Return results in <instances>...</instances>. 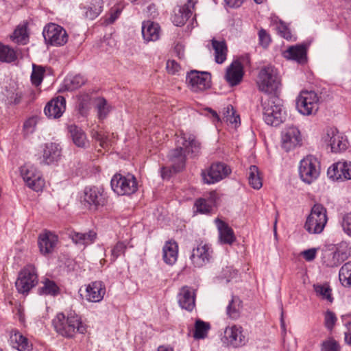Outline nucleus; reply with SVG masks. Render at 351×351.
Instances as JSON below:
<instances>
[{
    "label": "nucleus",
    "instance_id": "1",
    "mask_svg": "<svg viewBox=\"0 0 351 351\" xmlns=\"http://www.w3.org/2000/svg\"><path fill=\"white\" fill-rule=\"evenodd\" d=\"M263 119L271 126L277 127L284 122L286 114L278 89H260Z\"/></svg>",
    "mask_w": 351,
    "mask_h": 351
},
{
    "label": "nucleus",
    "instance_id": "2",
    "mask_svg": "<svg viewBox=\"0 0 351 351\" xmlns=\"http://www.w3.org/2000/svg\"><path fill=\"white\" fill-rule=\"evenodd\" d=\"M176 147L169 151L167 157L171 162L174 172L182 171L185 167L186 155L191 154L194 156L200 152V143L193 134H182L176 140Z\"/></svg>",
    "mask_w": 351,
    "mask_h": 351
},
{
    "label": "nucleus",
    "instance_id": "3",
    "mask_svg": "<svg viewBox=\"0 0 351 351\" xmlns=\"http://www.w3.org/2000/svg\"><path fill=\"white\" fill-rule=\"evenodd\" d=\"M56 331L62 337H73L76 333L84 334L86 327L81 321L80 317L74 312H71L66 317L63 313H59L53 320Z\"/></svg>",
    "mask_w": 351,
    "mask_h": 351
},
{
    "label": "nucleus",
    "instance_id": "4",
    "mask_svg": "<svg viewBox=\"0 0 351 351\" xmlns=\"http://www.w3.org/2000/svg\"><path fill=\"white\" fill-rule=\"evenodd\" d=\"M321 99L318 91L313 89H303L296 99V108L303 115L315 114L319 109Z\"/></svg>",
    "mask_w": 351,
    "mask_h": 351
},
{
    "label": "nucleus",
    "instance_id": "5",
    "mask_svg": "<svg viewBox=\"0 0 351 351\" xmlns=\"http://www.w3.org/2000/svg\"><path fill=\"white\" fill-rule=\"evenodd\" d=\"M326 213V209L323 205L314 204L304 224L305 230L310 234L321 233L328 221Z\"/></svg>",
    "mask_w": 351,
    "mask_h": 351
},
{
    "label": "nucleus",
    "instance_id": "6",
    "mask_svg": "<svg viewBox=\"0 0 351 351\" xmlns=\"http://www.w3.org/2000/svg\"><path fill=\"white\" fill-rule=\"evenodd\" d=\"M108 202L107 194L103 186H86L82 197L84 205L90 210H97Z\"/></svg>",
    "mask_w": 351,
    "mask_h": 351
},
{
    "label": "nucleus",
    "instance_id": "7",
    "mask_svg": "<svg viewBox=\"0 0 351 351\" xmlns=\"http://www.w3.org/2000/svg\"><path fill=\"white\" fill-rule=\"evenodd\" d=\"M112 189L119 195H130L138 189V183L135 176L131 173L123 176L116 173L110 181Z\"/></svg>",
    "mask_w": 351,
    "mask_h": 351
},
{
    "label": "nucleus",
    "instance_id": "8",
    "mask_svg": "<svg viewBox=\"0 0 351 351\" xmlns=\"http://www.w3.org/2000/svg\"><path fill=\"white\" fill-rule=\"evenodd\" d=\"M319 173V162L315 156L308 155L300 161L299 175L304 182L311 184L318 178Z\"/></svg>",
    "mask_w": 351,
    "mask_h": 351
},
{
    "label": "nucleus",
    "instance_id": "9",
    "mask_svg": "<svg viewBox=\"0 0 351 351\" xmlns=\"http://www.w3.org/2000/svg\"><path fill=\"white\" fill-rule=\"evenodd\" d=\"M45 42L53 46H63L69 38L66 31L60 25L55 23L47 25L43 32Z\"/></svg>",
    "mask_w": 351,
    "mask_h": 351
},
{
    "label": "nucleus",
    "instance_id": "10",
    "mask_svg": "<svg viewBox=\"0 0 351 351\" xmlns=\"http://www.w3.org/2000/svg\"><path fill=\"white\" fill-rule=\"evenodd\" d=\"M38 283L35 268L31 265L24 267L19 274L15 286L20 293H27Z\"/></svg>",
    "mask_w": 351,
    "mask_h": 351
},
{
    "label": "nucleus",
    "instance_id": "11",
    "mask_svg": "<svg viewBox=\"0 0 351 351\" xmlns=\"http://www.w3.org/2000/svg\"><path fill=\"white\" fill-rule=\"evenodd\" d=\"M213 258V250L210 244L201 241L193 247L190 260L194 267L201 268L209 263Z\"/></svg>",
    "mask_w": 351,
    "mask_h": 351
},
{
    "label": "nucleus",
    "instance_id": "12",
    "mask_svg": "<svg viewBox=\"0 0 351 351\" xmlns=\"http://www.w3.org/2000/svg\"><path fill=\"white\" fill-rule=\"evenodd\" d=\"M231 173L230 168L225 163H213L208 169L202 172V179L206 184H215L226 178Z\"/></svg>",
    "mask_w": 351,
    "mask_h": 351
},
{
    "label": "nucleus",
    "instance_id": "13",
    "mask_svg": "<svg viewBox=\"0 0 351 351\" xmlns=\"http://www.w3.org/2000/svg\"><path fill=\"white\" fill-rule=\"evenodd\" d=\"M21 175L26 184L35 191L43 189L45 182L40 171L33 166L25 165L21 167Z\"/></svg>",
    "mask_w": 351,
    "mask_h": 351
},
{
    "label": "nucleus",
    "instance_id": "14",
    "mask_svg": "<svg viewBox=\"0 0 351 351\" xmlns=\"http://www.w3.org/2000/svg\"><path fill=\"white\" fill-rule=\"evenodd\" d=\"M258 82L259 88H278L281 86L279 73L272 66H267L261 69Z\"/></svg>",
    "mask_w": 351,
    "mask_h": 351
},
{
    "label": "nucleus",
    "instance_id": "15",
    "mask_svg": "<svg viewBox=\"0 0 351 351\" xmlns=\"http://www.w3.org/2000/svg\"><path fill=\"white\" fill-rule=\"evenodd\" d=\"M183 5L179 6L174 11L172 21L176 26H183L191 16L197 0H184Z\"/></svg>",
    "mask_w": 351,
    "mask_h": 351
},
{
    "label": "nucleus",
    "instance_id": "16",
    "mask_svg": "<svg viewBox=\"0 0 351 351\" xmlns=\"http://www.w3.org/2000/svg\"><path fill=\"white\" fill-rule=\"evenodd\" d=\"M282 147L289 152L301 144L302 137L300 130L294 126L285 128L281 134Z\"/></svg>",
    "mask_w": 351,
    "mask_h": 351
},
{
    "label": "nucleus",
    "instance_id": "17",
    "mask_svg": "<svg viewBox=\"0 0 351 351\" xmlns=\"http://www.w3.org/2000/svg\"><path fill=\"white\" fill-rule=\"evenodd\" d=\"M307 49L308 46L306 44L292 45L282 51V55L287 60L304 64L307 62Z\"/></svg>",
    "mask_w": 351,
    "mask_h": 351
},
{
    "label": "nucleus",
    "instance_id": "18",
    "mask_svg": "<svg viewBox=\"0 0 351 351\" xmlns=\"http://www.w3.org/2000/svg\"><path fill=\"white\" fill-rule=\"evenodd\" d=\"M211 74L207 71L191 70L187 73L186 82L188 85L197 88H210L212 85Z\"/></svg>",
    "mask_w": 351,
    "mask_h": 351
},
{
    "label": "nucleus",
    "instance_id": "19",
    "mask_svg": "<svg viewBox=\"0 0 351 351\" xmlns=\"http://www.w3.org/2000/svg\"><path fill=\"white\" fill-rule=\"evenodd\" d=\"M324 140L330 145L332 152H339L347 148L346 141L339 133L337 128H330L327 129Z\"/></svg>",
    "mask_w": 351,
    "mask_h": 351
},
{
    "label": "nucleus",
    "instance_id": "20",
    "mask_svg": "<svg viewBox=\"0 0 351 351\" xmlns=\"http://www.w3.org/2000/svg\"><path fill=\"white\" fill-rule=\"evenodd\" d=\"M328 176L333 180L351 179V162H338L330 167L327 171Z\"/></svg>",
    "mask_w": 351,
    "mask_h": 351
},
{
    "label": "nucleus",
    "instance_id": "21",
    "mask_svg": "<svg viewBox=\"0 0 351 351\" xmlns=\"http://www.w3.org/2000/svg\"><path fill=\"white\" fill-rule=\"evenodd\" d=\"M66 109V100L62 96H58L46 105L44 112L49 119L60 118Z\"/></svg>",
    "mask_w": 351,
    "mask_h": 351
},
{
    "label": "nucleus",
    "instance_id": "22",
    "mask_svg": "<svg viewBox=\"0 0 351 351\" xmlns=\"http://www.w3.org/2000/svg\"><path fill=\"white\" fill-rule=\"evenodd\" d=\"M58 237L50 231H45L40 234L38 244L41 254L47 255L51 254L55 249Z\"/></svg>",
    "mask_w": 351,
    "mask_h": 351
},
{
    "label": "nucleus",
    "instance_id": "23",
    "mask_svg": "<svg viewBox=\"0 0 351 351\" xmlns=\"http://www.w3.org/2000/svg\"><path fill=\"white\" fill-rule=\"evenodd\" d=\"M178 300L180 306L188 311H192L195 306V294L188 286L182 287L178 293Z\"/></svg>",
    "mask_w": 351,
    "mask_h": 351
},
{
    "label": "nucleus",
    "instance_id": "24",
    "mask_svg": "<svg viewBox=\"0 0 351 351\" xmlns=\"http://www.w3.org/2000/svg\"><path fill=\"white\" fill-rule=\"evenodd\" d=\"M243 74V64L239 60H235L227 69L226 80L230 86H234L241 82Z\"/></svg>",
    "mask_w": 351,
    "mask_h": 351
},
{
    "label": "nucleus",
    "instance_id": "25",
    "mask_svg": "<svg viewBox=\"0 0 351 351\" xmlns=\"http://www.w3.org/2000/svg\"><path fill=\"white\" fill-rule=\"evenodd\" d=\"M85 298L88 302H99L106 293V287L102 282L95 281L90 283L86 288Z\"/></svg>",
    "mask_w": 351,
    "mask_h": 351
},
{
    "label": "nucleus",
    "instance_id": "26",
    "mask_svg": "<svg viewBox=\"0 0 351 351\" xmlns=\"http://www.w3.org/2000/svg\"><path fill=\"white\" fill-rule=\"evenodd\" d=\"M242 332L243 328L241 326L233 325L226 328L224 337L229 344L234 347H239L245 343V336Z\"/></svg>",
    "mask_w": 351,
    "mask_h": 351
},
{
    "label": "nucleus",
    "instance_id": "27",
    "mask_svg": "<svg viewBox=\"0 0 351 351\" xmlns=\"http://www.w3.org/2000/svg\"><path fill=\"white\" fill-rule=\"evenodd\" d=\"M62 149L59 144L56 143H47L43 149V165H51L58 162L61 157Z\"/></svg>",
    "mask_w": 351,
    "mask_h": 351
},
{
    "label": "nucleus",
    "instance_id": "28",
    "mask_svg": "<svg viewBox=\"0 0 351 351\" xmlns=\"http://www.w3.org/2000/svg\"><path fill=\"white\" fill-rule=\"evenodd\" d=\"M215 223L219 231V242L221 244L232 245L236 240L232 228L219 218L215 219Z\"/></svg>",
    "mask_w": 351,
    "mask_h": 351
},
{
    "label": "nucleus",
    "instance_id": "29",
    "mask_svg": "<svg viewBox=\"0 0 351 351\" xmlns=\"http://www.w3.org/2000/svg\"><path fill=\"white\" fill-rule=\"evenodd\" d=\"M67 129L73 143L78 147L86 148L88 140L84 131L74 124L68 125Z\"/></svg>",
    "mask_w": 351,
    "mask_h": 351
},
{
    "label": "nucleus",
    "instance_id": "30",
    "mask_svg": "<svg viewBox=\"0 0 351 351\" xmlns=\"http://www.w3.org/2000/svg\"><path fill=\"white\" fill-rule=\"evenodd\" d=\"M142 35L146 42L156 41L160 36V26L151 21H144L142 24Z\"/></svg>",
    "mask_w": 351,
    "mask_h": 351
},
{
    "label": "nucleus",
    "instance_id": "31",
    "mask_svg": "<svg viewBox=\"0 0 351 351\" xmlns=\"http://www.w3.org/2000/svg\"><path fill=\"white\" fill-rule=\"evenodd\" d=\"M162 252L164 261L168 265H173L178 258V243L176 241H167L163 246Z\"/></svg>",
    "mask_w": 351,
    "mask_h": 351
},
{
    "label": "nucleus",
    "instance_id": "32",
    "mask_svg": "<svg viewBox=\"0 0 351 351\" xmlns=\"http://www.w3.org/2000/svg\"><path fill=\"white\" fill-rule=\"evenodd\" d=\"M103 4L102 0H92L90 4L81 8L83 16L88 20L95 19L101 12Z\"/></svg>",
    "mask_w": 351,
    "mask_h": 351
},
{
    "label": "nucleus",
    "instance_id": "33",
    "mask_svg": "<svg viewBox=\"0 0 351 351\" xmlns=\"http://www.w3.org/2000/svg\"><path fill=\"white\" fill-rule=\"evenodd\" d=\"M97 234L94 231L82 233L71 232L69 233V238L77 245H87L94 242Z\"/></svg>",
    "mask_w": 351,
    "mask_h": 351
},
{
    "label": "nucleus",
    "instance_id": "34",
    "mask_svg": "<svg viewBox=\"0 0 351 351\" xmlns=\"http://www.w3.org/2000/svg\"><path fill=\"white\" fill-rule=\"evenodd\" d=\"M94 105L99 121L104 120L112 110L111 106L104 97L96 98L94 101Z\"/></svg>",
    "mask_w": 351,
    "mask_h": 351
},
{
    "label": "nucleus",
    "instance_id": "35",
    "mask_svg": "<svg viewBox=\"0 0 351 351\" xmlns=\"http://www.w3.org/2000/svg\"><path fill=\"white\" fill-rule=\"evenodd\" d=\"M242 301L237 296H232L226 308L227 315L232 319L240 317L242 308Z\"/></svg>",
    "mask_w": 351,
    "mask_h": 351
},
{
    "label": "nucleus",
    "instance_id": "36",
    "mask_svg": "<svg viewBox=\"0 0 351 351\" xmlns=\"http://www.w3.org/2000/svg\"><path fill=\"white\" fill-rule=\"evenodd\" d=\"M212 45L215 50V61L218 64L223 63L227 56V46L224 40L218 41L215 39L212 40Z\"/></svg>",
    "mask_w": 351,
    "mask_h": 351
},
{
    "label": "nucleus",
    "instance_id": "37",
    "mask_svg": "<svg viewBox=\"0 0 351 351\" xmlns=\"http://www.w3.org/2000/svg\"><path fill=\"white\" fill-rule=\"evenodd\" d=\"M41 283L43 286L40 287L38 289L40 295L56 296L60 293V288L53 280L45 278Z\"/></svg>",
    "mask_w": 351,
    "mask_h": 351
},
{
    "label": "nucleus",
    "instance_id": "38",
    "mask_svg": "<svg viewBox=\"0 0 351 351\" xmlns=\"http://www.w3.org/2000/svg\"><path fill=\"white\" fill-rule=\"evenodd\" d=\"M350 254L348 244L345 242L341 243L337 247L336 251L333 253L332 259L334 263L332 266H337L341 263L346 260Z\"/></svg>",
    "mask_w": 351,
    "mask_h": 351
},
{
    "label": "nucleus",
    "instance_id": "39",
    "mask_svg": "<svg viewBox=\"0 0 351 351\" xmlns=\"http://www.w3.org/2000/svg\"><path fill=\"white\" fill-rule=\"evenodd\" d=\"M313 289L316 293V295L320 297L322 299L326 300L330 303L333 302L332 289H330L328 284H315L313 285Z\"/></svg>",
    "mask_w": 351,
    "mask_h": 351
},
{
    "label": "nucleus",
    "instance_id": "40",
    "mask_svg": "<svg viewBox=\"0 0 351 351\" xmlns=\"http://www.w3.org/2000/svg\"><path fill=\"white\" fill-rule=\"evenodd\" d=\"M12 41L18 44H26L28 40L26 25H19L10 36Z\"/></svg>",
    "mask_w": 351,
    "mask_h": 351
},
{
    "label": "nucleus",
    "instance_id": "41",
    "mask_svg": "<svg viewBox=\"0 0 351 351\" xmlns=\"http://www.w3.org/2000/svg\"><path fill=\"white\" fill-rule=\"evenodd\" d=\"M248 180L250 185L254 189H259L263 186L260 172L256 165H251L249 168Z\"/></svg>",
    "mask_w": 351,
    "mask_h": 351
},
{
    "label": "nucleus",
    "instance_id": "42",
    "mask_svg": "<svg viewBox=\"0 0 351 351\" xmlns=\"http://www.w3.org/2000/svg\"><path fill=\"white\" fill-rule=\"evenodd\" d=\"M210 328V326L208 323L200 319L196 320L193 333L194 339H202L206 338Z\"/></svg>",
    "mask_w": 351,
    "mask_h": 351
},
{
    "label": "nucleus",
    "instance_id": "43",
    "mask_svg": "<svg viewBox=\"0 0 351 351\" xmlns=\"http://www.w3.org/2000/svg\"><path fill=\"white\" fill-rule=\"evenodd\" d=\"M86 80L81 75H69L64 80L63 88H81L86 84Z\"/></svg>",
    "mask_w": 351,
    "mask_h": 351
},
{
    "label": "nucleus",
    "instance_id": "44",
    "mask_svg": "<svg viewBox=\"0 0 351 351\" xmlns=\"http://www.w3.org/2000/svg\"><path fill=\"white\" fill-rule=\"evenodd\" d=\"M339 278L341 284L351 287V261L345 263L340 269Z\"/></svg>",
    "mask_w": 351,
    "mask_h": 351
},
{
    "label": "nucleus",
    "instance_id": "45",
    "mask_svg": "<svg viewBox=\"0 0 351 351\" xmlns=\"http://www.w3.org/2000/svg\"><path fill=\"white\" fill-rule=\"evenodd\" d=\"M17 58L16 51L7 45L0 43V61L12 62Z\"/></svg>",
    "mask_w": 351,
    "mask_h": 351
},
{
    "label": "nucleus",
    "instance_id": "46",
    "mask_svg": "<svg viewBox=\"0 0 351 351\" xmlns=\"http://www.w3.org/2000/svg\"><path fill=\"white\" fill-rule=\"evenodd\" d=\"M12 339L15 341L16 346L19 351H31L32 345L29 343L26 337L18 333L12 336Z\"/></svg>",
    "mask_w": 351,
    "mask_h": 351
},
{
    "label": "nucleus",
    "instance_id": "47",
    "mask_svg": "<svg viewBox=\"0 0 351 351\" xmlns=\"http://www.w3.org/2000/svg\"><path fill=\"white\" fill-rule=\"evenodd\" d=\"M127 245L125 242H117L111 250V254L110 258V263H114L121 255L124 254Z\"/></svg>",
    "mask_w": 351,
    "mask_h": 351
},
{
    "label": "nucleus",
    "instance_id": "48",
    "mask_svg": "<svg viewBox=\"0 0 351 351\" xmlns=\"http://www.w3.org/2000/svg\"><path fill=\"white\" fill-rule=\"evenodd\" d=\"M45 69L40 66L33 65L31 80L33 85L38 86L43 80Z\"/></svg>",
    "mask_w": 351,
    "mask_h": 351
},
{
    "label": "nucleus",
    "instance_id": "49",
    "mask_svg": "<svg viewBox=\"0 0 351 351\" xmlns=\"http://www.w3.org/2000/svg\"><path fill=\"white\" fill-rule=\"evenodd\" d=\"M5 98L3 100L7 104H16L19 103L21 95L14 92V89H5L3 93Z\"/></svg>",
    "mask_w": 351,
    "mask_h": 351
},
{
    "label": "nucleus",
    "instance_id": "50",
    "mask_svg": "<svg viewBox=\"0 0 351 351\" xmlns=\"http://www.w3.org/2000/svg\"><path fill=\"white\" fill-rule=\"evenodd\" d=\"M339 343L332 338H330L322 343L321 351H340Z\"/></svg>",
    "mask_w": 351,
    "mask_h": 351
},
{
    "label": "nucleus",
    "instance_id": "51",
    "mask_svg": "<svg viewBox=\"0 0 351 351\" xmlns=\"http://www.w3.org/2000/svg\"><path fill=\"white\" fill-rule=\"evenodd\" d=\"M224 117L226 121H228L231 123L237 124L239 121H240V117L239 115H235V111L232 105H229L225 109L223 112Z\"/></svg>",
    "mask_w": 351,
    "mask_h": 351
},
{
    "label": "nucleus",
    "instance_id": "52",
    "mask_svg": "<svg viewBox=\"0 0 351 351\" xmlns=\"http://www.w3.org/2000/svg\"><path fill=\"white\" fill-rule=\"evenodd\" d=\"M337 317L332 311L328 310L324 314V324L327 329L332 330L337 322Z\"/></svg>",
    "mask_w": 351,
    "mask_h": 351
},
{
    "label": "nucleus",
    "instance_id": "53",
    "mask_svg": "<svg viewBox=\"0 0 351 351\" xmlns=\"http://www.w3.org/2000/svg\"><path fill=\"white\" fill-rule=\"evenodd\" d=\"M121 10L119 8L114 10L112 9L110 12L102 19V23L105 25L113 23L119 18Z\"/></svg>",
    "mask_w": 351,
    "mask_h": 351
},
{
    "label": "nucleus",
    "instance_id": "54",
    "mask_svg": "<svg viewBox=\"0 0 351 351\" xmlns=\"http://www.w3.org/2000/svg\"><path fill=\"white\" fill-rule=\"evenodd\" d=\"M91 136L93 139L99 142V145L103 148L106 147L109 144L108 136L100 132L93 130L91 131Z\"/></svg>",
    "mask_w": 351,
    "mask_h": 351
},
{
    "label": "nucleus",
    "instance_id": "55",
    "mask_svg": "<svg viewBox=\"0 0 351 351\" xmlns=\"http://www.w3.org/2000/svg\"><path fill=\"white\" fill-rule=\"evenodd\" d=\"M195 205L197 208V211L203 214L210 213L212 208L211 205L208 204L205 199L202 198L196 200Z\"/></svg>",
    "mask_w": 351,
    "mask_h": 351
},
{
    "label": "nucleus",
    "instance_id": "56",
    "mask_svg": "<svg viewBox=\"0 0 351 351\" xmlns=\"http://www.w3.org/2000/svg\"><path fill=\"white\" fill-rule=\"evenodd\" d=\"M258 34L259 44L264 48L267 47L271 40L270 35L263 28L259 30Z\"/></svg>",
    "mask_w": 351,
    "mask_h": 351
},
{
    "label": "nucleus",
    "instance_id": "57",
    "mask_svg": "<svg viewBox=\"0 0 351 351\" xmlns=\"http://www.w3.org/2000/svg\"><path fill=\"white\" fill-rule=\"evenodd\" d=\"M37 124V117H32L28 119L23 125V129L26 134H32L34 132Z\"/></svg>",
    "mask_w": 351,
    "mask_h": 351
},
{
    "label": "nucleus",
    "instance_id": "58",
    "mask_svg": "<svg viewBox=\"0 0 351 351\" xmlns=\"http://www.w3.org/2000/svg\"><path fill=\"white\" fill-rule=\"evenodd\" d=\"M341 226L343 231L351 237V213H348L343 216Z\"/></svg>",
    "mask_w": 351,
    "mask_h": 351
},
{
    "label": "nucleus",
    "instance_id": "59",
    "mask_svg": "<svg viewBox=\"0 0 351 351\" xmlns=\"http://www.w3.org/2000/svg\"><path fill=\"white\" fill-rule=\"evenodd\" d=\"M167 71L171 75L176 74L180 69V64L175 60H168L166 65Z\"/></svg>",
    "mask_w": 351,
    "mask_h": 351
},
{
    "label": "nucleus",
    "instance_id": "60",
    "mask_svg": "<svg viewBox=\"0 0 351 351\" xmlns=\"http://www.w3.org/2000/svg\"><path fill=\"white\" fill-rule=\"evenodd\" d=\"M278 29L280 35L284 38L287 40H290L292 36L289 29L283 23H280V25L278 27Z\"/></svg>",
    "mask_w": 351,
    "mask_h": 351
},
{
    "label": "nucleus",
    "instance_id": "61",
    "mask_svg": "<svg viewBox=\"0 0 351 351\" xmlns=\"http://www.w3.org/2000/svg\"><path fill=\"white\" fill-rule=\"evenodd\" d=\"M304 258L307 261H311L316 256V250L315 248L308 249L302 252Z\"/></svg>",
    "mask_w": 351,
    "mask_h": 351
},
{
    "label": "nucleus",
    "instance_id": "62",
    "mask_svg": "<svg viewBox=\"0 0 351 351\" xmlns=\"http://www.w3.org/2000/svg\"><path fill=\"white\" fill-rule=\"evenodd\" d=\"M245 0H224L226 4L232 8L240 7Z\"/></svg>",
    "mask_w": 351,
    "mask_h": 351
},
{
    "label": "nucleus",
    "instance_id": "63",
    "mask_svg": "<svg viewBox=\"0 0 351 351\" xmlns=\"http://www.w3.org/2000/svg\"><path fill=\"white\" fill-rule=\"evenodd\" d=\"M161 177L162 179L169 178L171 174V169L162 167L160 170Z\"/></svg>",
    "mask_w": 351,
    "mask_h": 351
},
{
    "label": "nucleus",
    "instance_id": "64",
    "mask_svg": "<svg viewBox=\"0 0 351 351\" xmlns=\"http://www.w3.org/2000/svg\"><path fill=\"white\" fill-rule=\"evenodd\" d=\"M345 341L347 344L351 346V322L349 323V332H345Z\"/></svg>",
    "mask_w": 351,
    "mask_h": 351
}]
</instances>
